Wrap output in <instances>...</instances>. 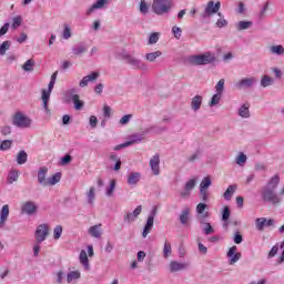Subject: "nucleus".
Listing matches in <instances>:
<instances>
[{
    "mask_svg": "<svg viewBox=\"0 0 284 284\" xmlns=\"http://www.w3.org/2000/svg\"><path fill=\"white\" fill-rule=\"evenodd\" d=\"M281 183V176L278 174L273 175L266 183V185L262 190V201L264 203H270L275 207H278L281 203H283V197L276 194V190Z\"/></svg>",
    "mask_w": 284,
    "mask_h": 284,
    "instance_id": "obj_1",
    "label": "nucleus"
},
{
    "mask_svg": "<svg viewBox=\"0 0 284 284\" xmlns=\"http://www.w3.org/2000/svg\"><path fill=\"white\" fill-rule=\"evenodd\" d=\"M205 210H207V204L199 203L196 205V221L201 225L202 232L206 234V236H210V234H214V227H212L210 222H205L207 216H210V213L205 212Z\"/></svg>",
    "mask_w": 284,
    "mask_h": 284,
    "instance_id": "obj_2",
    "label": "nucleus"
},
{
    "mask_svg": "<svg viewBox=\"0 0 284 284\" xmlns=\"http://www.w3.org/2000/svg\"><path fill=\"white\" fill-rule=\"evenodd\" d=\"M190 61L192 65H211L212 63H216L219 59L216 58V53L204 52L203 54L191 55Z\"/></svg>",
    "mask_w": 284,
    "mask_h": 284,
    "instance_id": "obj_3",
    "label": "nucleus"
},
{
    "mask_svg": "<svg viewBox=\"0 0 284 284\" xmlns=\"http://www.w3.org/2000/svg\"><path fill=\"white\" fill-rule=\"evenodd\" d=\"M172 7L173 0H153L152 11L154 14H158V17H161L163 14H168V12L172 10Z\"/></svg>",
    "mask_w": 284,
    "mask_h": 284,
    "instance_id": "obj_4",
    "label": "nucleus"
},
{
    "mask_svg": "<svg viewBox=\"0 0 284 284\" xmlns=\"http://www.w3.org/2000/svg\"><path fill=\"white\" fill-rule=\"evenodd\" d=\"M12 125L21 129L30 128V125H32V120L23 113L17 112L12 118Z\"/></svg>",
    "mask_w": 284,
    "mask_h": 284,
    "instance_id": "obj_5",
    "label": "nucleus"
},
{
    "mask_svg": "<svg viewBox=\"0 0 284 284\" xmlns=\"http://www.w3.org/2000/svg\"><path fill=\"white\" fill-rule=\"evenodd\" d=\"M123 61L128 63V65H131L133 70H148V64L143 63V61L134 58V55L131 54H124L122 55Z\"/></svg>",
    "mask_w": 284,
    "mask_h": 284,
    "instance_id": "obj_6",
    "label": "nucleus"
},
{
    "mask_svg": "<svg viewBox=\"0 0 284 284\" xmlns=\"http://www.w3.org/2000/svg\"><path fill=\"white\" fill-rule=\"evenodd\" d=\"M50 236V226L48 224H40L36 229L34 239L37 243H43Z\"/></svg>",
    "mask_w": 284,
    "mask_h": 284,
    "instance_id": "obj_7",
    "label": "nucleus"
},
{
    "mask_svg": "<svg viewBox=\"0 0 284 284\" xmlns=\"http://www.w3.org/2000/svg\"><path fill=\"white\" fill-rule=\"evenodd\" d=\"M149 165L154 176H159L161 174V155L159 153L154 154L150 159Z\"/></svg>",
    "mask_w": 284,
    "mask_h": 284,
    "instance_id": "obj_8",
    "label": "nucleus"
},
{
    "mask_svg": "<svg viewBox=\"0 0 284 284\" xmlns=\"http://www.w3.org/2000/svg\"><path fill=\"white\" fill-rule=\"evenodd\" d=\"M255 83H256V78H254V77L244 78V79H241L235 84V88H236V90H250V89L254 88Z\"/></svg>",
    "mask_w": 284,
    "mask_h": 284,
    "instance_id": "obj_9",
    "label": "nucleus"
},
{
    "mask_svg": "<svg viewBox=\"0 0 284 284\" xmlns=\"http://www.w3.org/2000/svg\"><path fill=\"white\" fill-rule=\"evenodd\" d=\"M141 212H143V206L138 205L133 212H128L124 215V223H134L141 215Z\"/></svg>",
    "mask_w": 284,
    "mask_h": 284,
    "instance_id": "obj_10",
    "label": "nucleus"
},
{
    "mask_svg": "<svg viewBox=\"0 0 284 284\" xmlns=\"http://www.w3.org/2000/svg\"><path fill=\"white\" fill-rule=\"evenodd\" d=\"M221 10V1L214 3L213 0H210L204 9V13L207 17H212V14H216Z\"/></svg>",
    "mask_w": 284,
    "mask_h": 284,
    "instance_id": "obj_11",
    "label": "nucleus"
},
{
    "mask_svg": "<svg viewBox=\"0 0 284 284\" xmlns=\"http://www.w3.org/2000/svg\"><path fill=\"white\" fill-rule=\"evenodd\" d=\"M37 204L32 201L24 202L21 207L22 214H28L29 216H32V214H37Z\"/></svg>",
    "mask_w": 284,
    "mask_h": 284,
    "instance_id": "obj_12",
    "label": "nucleus"
},
{
    "mask_svg": "<svg viewBox=\"0 0 284 284\" xmlns=\"http://www.w3.org/2000/svg\"><path fill=\"white\" fill-rule=\"evenodd\" d=\"M45 176H48V166H41L38 170V183L43 187H48V178Z\"/></svg>",
    "mask_w": 284,
    "mask_h": 284,
    "instance_id": "obj_13",
    "label": "nucleus"
},
{
    "mask_svg": "<svg viewBox=\"0 0 284 284\" xmlns=\"http://www.w3.org/2000/svg\"><path fill=\"white\" fill-rule=\"evenodd\" d=\"M99 77V72H91L89 75L83 77L82 80L79 82L80 88H88V83H94V81H97Z\"/></svg>",
    "mask_w": 284,
    "mask_h": 284,
    "instance_id": "obj_14",
    "label": "nucleus"
},
{
    "mask_svg": "<svg viewBox=\"0 0 284 284\" xmlns=\"http://www.w3.org/2000/svg\"><path fill=\"white\" fill-rule=\"evenodd\" d=\"M187 268V264L185 263H181V262H176V261H171L169 263V272H171V274H176V272H183V270Z\"/></svg>",
    "mask_w": 284,
    "mask_h": 284,
    "instance_id": "obj_15",
    "label": "nucleus"
},
{
    "mask_svg": "<svg viewBox=\"0 0 284 284\" xmlns=\"http://www.w3.org/2000/svg\"><path fill=\"white\" fill-rule=\"evenodd\" d=\"M237 247L236 246H232L229 248L227 252V257L231 258L230 260V265H234V263H239V261H241V253H236Z\"/></svg>",
    "mask_w": 284,
    "mask_h": 284,
    "instance_id": "obj_16",
    "label": "nucleus"
},
{
    "mask_svg": "<svg viewBox=\"0 0 284 284\" xmlns=\"http://www.w3.org/2000/svg\"><path fill=\"white\" fill-rule=\"evenodd\" d=\"M108 6V0H97L88 10L87 17H90L94 10H103Z\"/></svg>",
    "mask_w": 284,
    "mask_h": 284,
    "instance_id": "obj_17",
    "label": "nucleus"
},
{
    "mask_svg": "<svg viewBox=\"0 0 284 284\" xmlns=\"http://www.w3.org/2000/svg\"><path fill=\"white\" fill-rule=\"evenodd\" d=\"M8 216H10V206L8 204L3 205L0 211V227L6 225V221H8Z\"/></svg>",
    "mask_w": 284,
    "mask_h": 284,
    "instance_id": "obj_18",
    "label": "nucleus"
},
{
    "mask_svg": "<svg viewBox=\"0 0 284 284\" xmlns=\"http://www.w3.org/2000/svg\"><path fill=\"white\" fill-rule=\"evenodd\" d=\"M168 128L166 126H156V125H151L148 129L143 131V134H163V132H166Z\"/></svg>",
    "mask_w": 284,
    "mask_h": 284,
    "instance_id": "obj_19",
    "label": "nucleus"
},
{
    "mask_svg": "<svg viewBox=\"0 0 284 284\" xmlns=\"http://www.w3.org/2000/svg\"><path fill=\"white\" fill-rule=\"evenodd\" d=\"M201 105H203V97L202 95H195L191 100V110L193 112H199L201 110Z\"/></svg>",
    "mask_w": 284,
    "mask_h": 284,
    "instance_id": "obj_20",
    "label": "nucleus"
},
{
    "mask_svg": "<svg viewBox=\"0 0 284 284\" xmlns=\"http://www.w3.org/2000/svg\"><path fill=\"white\" fill-rule=\"evenodd\" d=\"M152 227H154V220L152 216H149L146 220V223L144 225L143 232H142V237L148 239V234L152 232Z\"/></svg>",
    "mask_w": 284,
    "mask_h": 284,
    "instance_id": "obj_21",
    "label": "nucleus"
},
{
    "mask_svg": "<svg viewBox=\"0 0 284 284\" xmlns=\"http://www.w3.org/2000/svg\"><path fill=\"white\" fill-rule=\"evenodd\" d=\"M190 207H185L182 210L179 217L181 225H187V223H190Z\"/></svg>",
    "mask_w": 284,
    "mask_h": 284,
    "instance_id": "obj_22",
    "label": "nucleus"
},
{
    "mask_svg": "<svg viewBox=\"0 0 284 284\" xmlns=\"http://www.w3.org/2000/svg\"><path fill=\"white\" fill-rule=\"evenodd\" d=\"M85 52H88V45L84 43H80L72 48V53L75 57H81V54H85Z\"/></svg>",
    "mask_w": 284,
    "mask_h": 284,
    "instance_id": "obj_23",
    "label": "nucleus"
},
{
    "mask_svg": "<svg viewBox=\"0 0 284 284\" xmlns=\"http://www.w3.org/2000/svg\"><path fill=\"white\" fill-rule=\"evenodd\" d=\"M239 116H242V119H250V103L246 102L239 109Z\"/></svg>",
    "mask_w": 284,
    "mask_h": 284,
    "instance_id": "obj_24",
    "label": "nucleus"
},
{
    "mask_svg": "<svg viewBox=\"0 0 284 284\" xmlns=\"http://www.w3.org/2000/svg\"><path fill=\"white\" fill-rule=\"evenodd\" d=\"M16 161L18 165H26L28 163V153L23 150L19 151Z\"/></svg>",
    "mask_w": 284,
    "mask_h": 284,
    "instance_id": "obj_25",
    "label": "nucleus"
},
{
    "mask_svg": "<svg viewBox=\"0 0 284 284\" xmlns=\"http://www.w3.org/2000/svg\"><path fill=\"white\" fill-rule=\"evenodd\" d=\"M50 94H52V92L47 91L45 89L42 90V103H43V109L44 112H50V108H48V101H50Z\"/></svg>",
    "mask_w": 284,
    "mask_h": 284,
    "instance_id": "obj_26",
    "label": "nucleus"
},
{
    "mask_svg": "<svg viewBox=\"0 0 284 284\" xmlns=\"http://www.w3.org/2000/svg\"><path fill=\"white\" fill-rule=\"evenodd\" d=\"M252 26H254V22L252 21H240L235 24V28L239 30V32H241L243 30H250Z\"/></svg>",
    "mask_w": 284,
    "mask_h": 284,
    "instance_id": "obj_27",
    "label": "nucleus"
},
{
    "mask_svg": "<svg viewBox=\"0 0 284 284\" xmlns=\"http://www.w3.org/2000/svg\"><path fill=\"white\" fill-rule=\"evenodd\" d=\"M89 234L93 239H101V224L93 225L89 229Z\"/></svg>",
    "mask_w": 284,
    "mask_h": 284,
    "instance_id": "obj_28",
    "label": "nucleus"
},
{
    "mask_svg": "<svg viewBox=\"0 0 284 284\" xmlns=\"http://www.w3.org/2000/svg\"><path fill=\"white\" fill-rule=\"evenodd\" d=\"M139 181H141V173L139 172H133L129 174L128 178V183L130 185H136V183H139Z\"/></svg>",
    "mask_w": 284,
    "mask_h": 284,
    "instance_id": "obj_29",
    "label": "nucleus"
},
{
    "mask_svg": "<svg viewBox=\"0 0 284 284\" xmlns=\"http://www.w3.org/2000/svg\"><path fill=\"white\" fill-rule=\"evenodd\" d=\"M235 192H236V184L229 185V187L223 194L225 201H231Z\"/></svg>",
    "mask_w": 284,
    "mask_h": 284,
    "instance_id": "obj_30",
    "label": "nucleus"
},
{
    "mask_svg": "<svg viewBox=\"0 0 284 284\" xmlns=\"http://www.w3.org/2000/svg\"><path fill=\"white\" fill-rule=\"evenodd\" d=\"M81 278V272L71 271L67 274V283H72V281H79Z\"/></svg>",
    "mask_w": 284,
    "mask_h": 284,
    "instance_id": "obj_31",
    "label": "nucleus"
},
{
    "mask_svg": "<svg viewBox=\"0 0 284 284\" xmlns=\"http://www.w3.org/2000/svg\"><path fill=\"white\" fill-rule=\"evenodd\" d=\"M271 54H276L277 57H283L284 48L281 44L270 47Z\"/></svg>",
    "mask_w": 284,
    "mask_h": 284,
    "instance_id": "obj_32",
    "label": "nucleus"
},
{
    "mask_svg": "<svg viewBox=\"0 0 284 284\" xmlns=\"http://www.w3.org/2000/svg\"><path fill=\"white\" fill-rule=\"evenodd\" d=\"M261 85L262 88H270V85H274V80L272 77L265 74L261 79Z\"/></svg>",
    "mask_w": 284,
    "mask_h": 284,
    "instance_id": "obj_33",
    "label": "nucleus"
},
{
    "mask_svg": "<svg viewBox=\"0 0 284 284\" xmlns=\"http://www.w3.org/2000/svg\"><path fill=\"white\" fill-rule=\"evenodd\" d=\"M265 223H267V219L265 217H257L255 220V227L258 230V232H263L265 230Z\"/></svg>",
    "mask_w": 284,
    "mask_h": 284,
    "instance_id": "obj_34",
    "label": "nucleus"
},
{
    "mask_svg": "<svg viewBox=\"0 0 284 284\" xmlns=\"http://www.w3.org/2000/svg\"><path fill=\"white\" fill-rule=\"evenodd\" d=\"M143 136H145V134H143V131L141 134L134 133L130 136V141H128L126 143H132V145H134V143H141V141H143Z\"/></svg>",
    "mask_w": 284,
    "mask_h": 284,
    "instance_id": "obj_35",
    "label": "nucleus"
},
{
    "mask_svg": "<svg viewBox=\"0 0 284 284\" xmlns=\"http://www.w3.org/2000/svg\"><path fill=\"white\" fill-rule=\"evenodd\" d=\"M61 181V172L54 173L51 178H48L47 185H57Z\"/></svg>",
    "mask_w": 284,
    "mask_h": 284,
    "instance_id": "obj_36",
    "label": "nucleus"
},
{
    "mask_svg": "<svg viewBox=\"0 0 284 284\" xmlns=\"http://www.w3.org/2000/svg\"><path fill=\"white\" fill-rule=\"evenodd\" d=\"M64 97L67 102L70 103V101L74 100V97H79V94H77V89L72 88L64 92Z\"/></svg>",
    "mask_w": 284,
    "mask_h": 284,
    "instance_id": "obj_37",
    "label": "nucleus"
},
{
    "mask_svg": "<svg viewBox=\"0 0 284 284\" xmlns=\"http://www.w3.org/2000/svg\"><path fill=\"white\" fill-rule=\"evenodd\" d=\"M161 54H163L161 51H155V52L146 53L145 54V59L150 63H154V61H156V59H159V57H161Z\"/></svg>",
    "mask_w": 284,
    "mask_h": 284,
    "instance_id": "obj_38",
    "label": "nucleus"
},
{
    "mask_svg": "<svg viewBox=\"0 0 284 284\" xmlns=\"http://www.w3.org/2000/svg\"><path fill=\"white\" fill-rule=\"evenodd\" d=\"M94 192H95L94 186H91L89 192L87 193L89 205H94V200L97 199V194Z\"/></svg>",
    "mask_w": 284,
    "mask_h": 284,
    "instance_id": "obj_39",
    "label": "nucleus"
},
{
    "mask_svg": "<svg viewBox=\"0 0 284 284\" xmlns=\"http://www.w3.org/2000/svg\"><path fill=\"white\" fill-rule=\"evenodd\" d=\"M34 65H36L34 60L33 59H29L22 65V70H24V72H32L34 70Z\"/></svg>",
    "mask_w": 284,
    "mask_h": 284,
    "instance_id": "obj_40",
    "label": "nucleus"
},
{
    "mask_svg": "<svg viewBox=\"0 0 284 284\" xmlns=\"http://www.w3.org/2000/svg\"><path fill=\"white\" fill-rule=\"evenodd\" d=\"M80 263L84 265V267H90V260H88V253L85 250L80 252Z\"/></svg>",
    "mask_w": 284,
    "mask_h": 284,
    "instance_id": "obj_41",
    "label": "nucleus"
},
{
    "mask_svg": "<svg viewBox=\"0 0 284 284\" xmlns=\"http://www.w3.org/2000/svg\"><path fill=\"white\" fill-rule=\"evenodd\" d=\"M19 181V171H11L8 174V183L12 185V183Z\"/></svg>",
    "mask_w": 284,
    "mask_h": 284,
    "instance_id": "obj_42",
    "label": "nucleus"
},
{
    "mask_svg": "<svg viewBox=\"0 0 284 284\" xmlns=\"http://www.w3.org/2000/svg\"><path fill=\"white\" fill-rule=\"evenodd\" d=\"M72 101L74 104V110H83V105H85V103L81 101L80 95H74Z\"/></svg>",
    "mask_w": 284,
    "mask_h": 284,
    "instance_id": "obj_43",
    "label": "nucleus"
},
{
    "mask_svg": "<svg viewBox=\"0 0 284 284\" xmlns=\"http://www.w3.org/2000/svg\"><path fill=\"white\" fill-rule=\"evenodd\" d=\"M63 32H62V38L68 40L72 37V28H70V24L64 23L63 24Z\"/></svg>",
    "mask_w": 284,
    "mask_h": 284,
    "instance_id": "obj_44",
    "label": "nucleus"
},
{
    "mask_svg": "<svg viewBox=\"0 0 284 284\" xmlns=\"http://www.w3.org/2000/svg\"><path fill=\"white\" fill-rule=\"evenodd\" d=\"M222 97H223V94H221V93L213 94V97L211 98V101L209 102V105L211 108H214V105H219Z\"/></svg>",
    "mask_w": 284,
    "mask_h": 284,
    "instance_id": "obj_45",
    "label": "nucleus"
},
{
    "mask_svg": "<svg viewBox=\"0 0 284 284\" xmlns=\"http://www.w3.org/2000/svg\"><path fill=\"white\" fill-rule=\"evenodd\" d=\"M210 185H212V179L210 176H205L200 184V190H207Z\"/></svg>",
    "mask_w": 284,
    "mask_h": 284,
    "instance_id": "obj_46",
    "label": "nucleus"
},
{
    "mask_svg": "<svg viewBox=\"0 0 284 284\" xmlns=\"http://www.w3.org/2000/svg\"><path fill=\"white\" fill-rule=\"evenodd\" d=\"M215 91L217 94H223L225 91V79H221L215 85Z\"/></svg>",
    "mask_w": 284,
    "mask_h": 284,
    "instance_id": "obj_47",
    "label": "nucleus"
},
{
    "mask_svg": "<svg viewBox=\"0 0 284 284\" xmlns=\"http://www.w3.org/2000/svg\"><path fill=\"white\" fill-rule=\"evenodd\" d=\"M171 255H172V245L169 242H165L163 247V256L164 258H168Z\"/></svg>",
    "mask_w": 284,
    "mask_h": 284,
    "instance_id": "obj_48",
    "label": "nucleus"
},
{
    "mask_svg": "<svg viewBox=\"0 0 284 284\" xmlns=\"http://www.w3.org/2000/svg\"><path fill=\"white\" fill-rule=\"evenodd\" d=\"M61 234H63V226L57 225L53 230V239L59 241V239H61Z\"/></svg>",
    "mask_w": 284,
    "mask_h": 284,
    "instance_id": "obj_49",
    "label": "nucleus"
},
{
    "mask_svg": "<svg viewBox=\"0 0 284 284\" xmlns=\"http://www.w3.org/2000/svg\"><path fill=\"white\" fill-rule=\"evenodd\" d=\"M194 187H196V178L189 180L184 186V189L189 192H192Z\"/></svg>",
    "mask_w": 284,
    "mask_h": 284,
    "instance_id": "obj_50",
    "label": "nucleus"
},
{
    "mask_svg": "<svg viewBox=\"0 0 284 284\" xmlns=\"http://www.w3.org/2000/svg\"><path fill=\"white\" fill-rule=\"evenodd\" d=\"M114 190H116V180H111L110 186L106 189V196H112V194H114Z\"/></svg>",
    "mask_w": 284,
    "mask_h": 284,
    "instance_id": "obj_51",
    "label": "nucleus"
},
{
    "mask_svg": "<svg viewBox=\"0 0 284 284\" xmlns=\"http://www.w3.org/2000/svg\"><path fill=\"white\" fill-rule=\"evenodd\" d=\"M217 17H220V19L216 21V26H217L219 28H226V26H227V20H225V19L223 18V13L217 12Z\"/></svg>",
    "mask_w": 284,
    "mask_h": 284,
    "instance_id": "obj_52",
    "label": "nucleus"
},
{
    "mask_svg": "<svg viewBox=\"0 0 284 284\" xmlns=\"http://www.w3.org/2000/svg\"><path fill=\"white\" fill-rule=\"evenodd\" d=\"M12 148V141L11 140H3L2 143L0 144V150L2 152H6V150H10Z\"/></svg>",
    "mask_w": 284,
    "mask_h": 284,
    "instance_id": "obj_53",
    "label": "nucleus"
},
{
    "mask_svg": "<svg viewBox=\"0 0 284 284\" xmlns=\"http://www.w3.org/2000/svg\"><path fill=\"white\" fill-rule=\"evenodd\" d=\"M159 37H160L159 32L151 33L149 37V45H154V43H158Z\"/></svg>",
    "mask_w": 284,
    "mask_h": 284,
    "instance_id": "obj_54",
    "label": "nucleus"
},
{
    "mask_svg": "<svg viewBox=\"0 0 284 284\" xmlns=\"http://www.w3.org/2000/svg\"><path fill=\"white\" fill-rule=\"evenodd\" d=\"M10 41H4L2 42V44L0 45V55L3 57V54H6V52H8V50H10Z\"/></svg>",
    "mask_w": 284,
    "mask_h": 284,
    "instance_id": "obj_55",
    "label": "nucleus"
},
{
    "mask_svg": "<svg viewBox=\"0 0 284 284\" xmlns=\"http://www.w3.org/2000/svg\"><path fill=\"white\" fill-rule=\"evenodd\" d=\"M267 10H270V2H265L264 7L261 9V11L258 12V17L260 19H265L266 14H267Z\"/></svg>",
    "mask_w": 284,
    "mask_h": 284,
    "instance_id": "obj_56",
    "label": "nucleus"
},
{
    "mask_svg": "<svg viewBox=\"0 0 284 284\" xmlns=\"http://www.w3.org/2000/svg\"><path fill=\"white\" fill-rule=\"evenodd\" d=\"M246 161H247V155H245L243 152L239 153V155L236 158V164L244 165V163H246Z\"/></svg>",
    "mask_w": 284,
    "mask_h": 284,
    "instance_id": "obj_57",
    "label": "nucleus"
},
{
    "mask_svg": "<svg viewBox=\"0 0 284 284\" xmlns=\"http://www.w3.org/2000/svg\"><path fill=\"white\" fill-rule=\"evenodd\" d=\"M200 196H201V201H203L204 203H207V199H210V193H207V190L205 189H200Z\"/></svg>",
    "mask_w": 284,
    "mask_h": 284,
    "instance_id": "obj_58",
    "label": "nucleus"
},
{
    "mask_svg": "<svg viewBox=\"0 0 284 284\" xmlns=\"http://www.w3.org/2000/svg\"><path fill=\"white\" fill-rule=\"evenodd\" d=\"M230 206H224L223 212H222V221H230Z\"/></svg>",
    "mask_w": 284,
    "mask_h": 284,
    "instance_id": "obj_59",
    "label": "nucleus"
},
{
    "mask_svg": "<svg viewBox=\"0 0 284 284\" xmlns=\"http://www.w3.org/2000/svg\"><path fill=\"white\" fill-rule=\"evenodd\" d=\"M148 11H149L148 3L145 2V0H141V2H140L141 14H148Z\"/></svg>",
    "mask_w": 284,
    "mask_h": 284,
    "instance_id": "obj_60",
    "label": "nucleus"
},
{
    "mask_svg": "<svg viewBox=\"0 0 284 284\" xmlns=\"http://www.w3.org/2000/svg\"><path fill=\"white\" fill-rule=\"evenodd\" d=\"M22 21H23V20H22V18H21V16L14 17L13 20H12V28H13V29L19 28V26H21Z\"/></svg>",
    "mask_w": 284,
    "mask_h": 284,
    "instance_id": "obj_61",
    "label": "nucleus"
},
{
    "mask_svg": "<svg viewBox=\"0 0 284 284\" xmlns=\"http://www.w3.org/2000/svg\"><path fill=\"white\" fill-rule=\"evenodd\" d=\"M72 163V155L67 154L61 159V165H68Z\"/></svg>",
    "mask_w": 284,
    "mask_h": 284,
    "instance_id": "obj_62",
    "label": "nucleus"
},
{
    "mask_svg": "<svg viewBox=\"0 0 284 284\" xmlns=\"http://www.w3.org/2000/svg\"><path fill=\"white\" fill-rule=\"evenodd\" d=\"M130 119H132V114H126L120 119V125H128L130 123Z\"/></svg>",
    "mask_w": 284,
    "mask_h": 284,
    "instance_id": "obj_63",
    "label": "nucleus"
},
{
    "mask_svg": "<svg viewBox=\"0 0 284 284\" xmlns=\"http://www.w3.org/2000/svg\"><path fill=\"white\" fill-rule=\"evenodd\" d=\"M172 32H173L175 39H181V34H182L183 30L180 27H173Z\"/></svg>",
    "mask_w": 284,
    "mask_h": 284,
    "instance_id": "obj_64",
    "label": "nucleus"
}]
</instances>
